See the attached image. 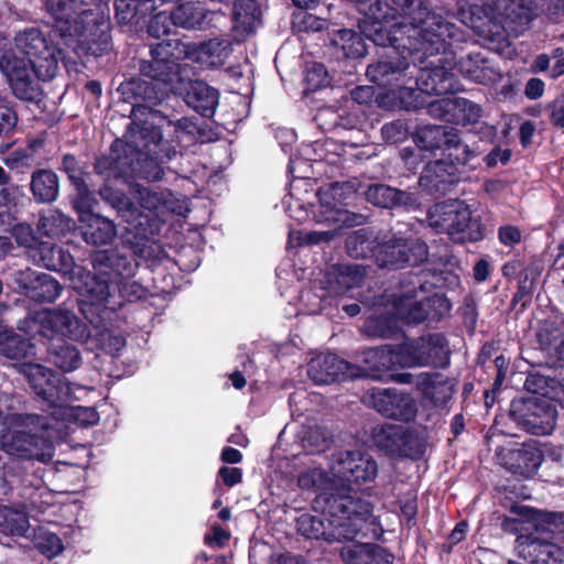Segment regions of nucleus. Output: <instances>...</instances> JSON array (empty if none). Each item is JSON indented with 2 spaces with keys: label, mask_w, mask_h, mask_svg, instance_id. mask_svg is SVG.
I'll list each match as a JSON object with an SVG mask.
<instances>
[{
  "label": "nucleus",
  "mask_w": 564,
  "mask_h": 564,
  "mask_svg": "<svg viewBox=\"0 0 564 564\" xmlns=\"http://www.w3.org/2000/svg\"><path fill=\"white\" fill-rule=\"evenodd\" d=\"M66 402H59L52 414L56 417H72L75 422L83 426L94 425L99 421V414L94 408L74 406L68 408Z\"/></svg>",
  "instance_id": "09e8293b"
},
{
  "label": "nucleus",
  "mask_w": 564,
  "mask_h": 564,
  "mask_svg": "<svg viewBox=\"0 0 564 564\" xmlns=\"http://www.w3.org/2000/svg\"><path fill=\"white\" fill-rule=\"evenodd\" d=\"M297 481L302 489L323 491L314 500V508L322 512L316 516L304 513L297 519V530L302 535L332 543L378 534L380 527L371 505L339 492L329 471L308 469L299 476Z\"/></svg>",
  "instance_id": "f257e3e1"
},
{
  "label": "nucleus",
  "mask_w": 564,
  "mask_h": 564,
  "mask_svg": "<svg viewBox=\"0 0 564 564\" xmlns=\"http://www.w3.org/2000/svg\"><path fill=\"white\" fill-rule=\"evenodd\" d=\"M231 37L241 43L261 24V10L256 0H237L232 8Z\"/></svg>",
  "instance_id": "bb28decb"
},
{
  "label": "nucleus",
  "mask_w": 564,
  "mask_h": 564,
  "mask_svg": "<svg viewBox=\"0 0 564 564\" xmlns=\"http://www.w3.org/2000/svg\"><path fill=\"white\" fill-rule=\"evenodd\" d=\"M75 186L77 189V196L74 199V207L78 212L79 216H84L86 213H93V208L96 204L94 195L90 193L85 182Z\"/></svg>",
  "instance_id": "052dcab7"
},
{
  "label": "nucleus",
  "mask_w": 564,
  "mask_h": 564,
  "mask_svg": "<svg viewBox=\"0 0 564 564\" xmlns=\"http://www.w3.org/2000/svg\"><path fill=\"white\" fill-rule=\"evenodd\" d=\"M35 545L36 549L47 557H53L63 550L61 539L55 533L51 532H44L39 535Z\"/></svg>",
  "instance_id": "bf43d9fd"
},
{
  "label": "nucleus",
  "mask_w": 564,
  "mask_h": 564,
  "mask_svg": "<svg viewBox=\"0 0 564 564\" xmlns=\"http://www.w3.org/2000/svg\"><path fill=\"white\" fill-rule=\"evenodd\" d=\"M18 116L6 98L0 96V135H8L17 126Z\"/></svg>",
  "instance_id": "680f3d73"
},
{
  "label": "nucleus",
  "mask_w": 564,
  "mask_h": 564,
  "mask_svg": "<svg viewBox=\"0 0 564 564\" xmlns=\"http://www.w3.org/2000/svg\"><path fill=\"white\" fill-rule=\"evenodd\" d=\"M387 313L389 316L383 314L371 315L364 325V330L371 337H390L398 329V321H403L398 317L393 306V300L387 305Z\"/></svg>",
  "instance_id": "a19ab883"
},
{
  "label": "nucleus",
  "mask_w": 564,
  "mask_h": 564,
  "mask_svg": "<svg viewBox=\"0 0 564 564\" xmlns=\"http://www.w3.org/2000/svg\"><path fill=\"white\" fill-rule=\"evenodd\" d=\"M522 239V231L519 227L513 225H503L498 229V240L505 247H514L520 243Z\"/></svg>",
  "instance_id": "e2e57ef3"
},
{
  "label": "nucleus",
  "mask_w": 564,
  "mask_h": 564,
  "mask_svg": "<svg viewBox=\"0 0 564 564\" xmlns=\"http://www.w3.org/2000/svg\"><path fill=\"white\" fill-rule=\"evenodd\" d=\"M47 359L64 372L78 369L83 362L79 350L62 338L48 345Z\"/></svg>",
  "instance_id": "4c0bfd02"
},
{
  "label": "nucleus",
  "mask_w": 564,
  "mask_h": 564,
  "mask_svg": "<svg viewBox=\"0 0 564 564\" xmlns=\"http://www.w3.org/2000/svg\"><path fill=\"white\" fill-rule=\"evenodd\" d=\"M333 43L339 46L344 55L349 58H359L367 53L362 36L350 29L338 30L334 35Z\"/></svg>",
  "instance_id": "a18cd8bd"
},
{
  "label": "nucleus",
  "mask_w": 564,
  "mask_h": 564,
  "mask_svg": "<svg viewBox=\"0 0 564 564\" xmlns=\"http://www.w3.org/2000/svg\"><path fill=\"white\" fill-rule=\"evenodd\" d=\"M91 264V279L105 284L109 294L100 301H96L88 293L83 294L85 314L96 310L97 314H102L105 318L121 306V299L133 301L144 296L145 290L135 281L129 280L134 268L127 257L115 250H100L93 253Z\"/></svg>",
  "instance_id": "39448f33"
},
{
  "label": "nucleus",
  "mask_w": 564,
  "mask_h": 564,
  "mask_svg": "<svg viewBox=\"0 0 564 564\" xmlns=\"http://www.w3.org/2000/svg\"><path fill=\"white\" fill-rule=\"evenodd\" d=\"M366 198L373 205L384 208L414 210L420 206L415 194L400 191L384 184L370 185L366 191Z\"/></svg>",
  "instance_id": "cd10ccee"
},
{
  "label": "nucleus",
  "mask_w": 564,
  "mask_h": 564,
  "mask_svg": "<svg viewBox=\"0 0 564 564\" xmlns=\"http://www.w3.org/2000/svg\"><path fill=\"white\" fill-rule=\"evenodd\" d=\"M155 9V0H115L116 19L120 24L138 23Z\"/></svg>",
  "instance_id": "58836bf2"
},
{
  "label": "nucleus",
  "mask_w": 564,
  "mask_h": 564,
  "mask_svg": "<svg viewBox=\"0 0 564 564\" xmlns=\"http://www.w3.org/2000/svg\"><path fill=\"white\" fill-rule=\"evenodd\" d=\"M417 387L434 404H444L453 395L454 383L438 372H423L417 377Z\"/></svg>",
  "instance_id": "72a5a7b5"
},
{
  "label": "nucleus",
  "mask_w": 564,
  "mask_h": 564,
  "mask_svg": "<svg viewBox=\"0 0 564 564\" xmlns=\"http://www.w3.org/2000/svg\"><path fill=\"white\" fill-rule=\"evenodd\" d=\"M307 375L316 384H329L357 376L355 368L334 354H321L307 365Z\"/></svg>",
  "instance_id": "b1692460"
},
{
  "label": "nucleus",
  "mask_w": 564,
  "mask_h": 564,
  "mask_svg": "<svg viewBox=\"0 0 564 564\" xmlns=\"http://www.w3.org/2000/svg\"><path fill=\"white\" fill-rule=\"evenodd\" d=\"M26 334L40 335L53 339L55 336L80 339L85 336V326L69 311L40 310L24 321L20 327Z\"/></svg>",
  "instance_id": "f3484780"
},
{
  "label": "nucleus",
  "mask_w": 564,
  "mask_h": 564,
  "mask_svg": "<svg viewBox=\"0 0 564 564\" xmlns=\"http://www.w3.org/2000/svg\"><path fill=\"white\" fill-rule=\"evenodd\" d=\"M340 556L345 564H393L394 556L377 544L344 546Z\"/></svg>",
  "instance_id": "2f4dec72"
},
{
  "label": "nucleus",
  "mask_w": 564,
  "mask_h": 564,
  "mask_svg": "<svg viewBox=\"0 0 564 564\" xmlns=\"http://www.w3.org/2000/svg\"><path fill=\"white\" fill-rule=\"evenodd\" d=\"M113 206L117 208L118 213L130 221V218L134 217L138 214V208L134 206V203L131 202L129 197L123 195H116L112 199Z\"/></svg>",
  "instance_id": "69168bd1"
},
{
  "label": "nucleus",
  "mask_w": 564,
  "mask_h": 564,
  "mask_svg": "<svg viewBox=\"0 0 564 564\" xmlns=\"http://www.w3.org/2000/svg\"><path fill=\"white\" fill-rule=\"evenodd\" d=\"M12 282L23 295L36 302H53L62 291V286L51 274L30 268L13 272Z\"/></svg>",
  "instance_id": "5701e85b"
},
{
  "label": "nucleus",
  "mask_w": 564,
  "mask_h": 564,
  "mask_svg": "<svg viewBox=\"0 0 564 564\" xmlns=\"http://www.w3.org/2000/svg\"><path fill=\"white\" fill-rule=\"evenodd\" d=\"M124 155L99 161L96 166L98 172L102 174L104 170L109 167L107 177L110 175L123 178L139 176L151 182L160 181L163 169L152 153H158L154 148L161 142V131L153 124L144 122L143 126H139L133 121L127 131Z\"/></svg>",
  "instance_id": "423d86ee"
},
{
  "label": "nucleus",
  "mask_w": 564,
  "mask_h": 564,
  "mask_svg": "<svg viewBox=\"0 0 564 564\" xmlns=\"http://www.w3.org/2000/svg\"><path fill=\"white\" fill-rule=\"evenodd\" d=\"M335 237L334 231L325 230V231H290L289 234V245L291 247L302 246V245H318L323 241H330Z\"/></svg>",
  "instance_id": "5fc2aeb1"
},
{
  "label": "nucleus",
  "mask_w": 564,
  "mask_h": 564,
  "mask_svg": "<svg viewBox=\"0 0 564 564\" xmlns=\"http://www.w3.org/2000/svg\"><path fill=\"white\" fill-rule=\"evenodd\" d=\"M30 527L24 509L7 506L0 507V532L11 535H23Z\"/></svg>",
  "instance_id": "c03bdc74"
},
{
  "label": "nucleus",
  "mask_w": 564,
  "mask_h": 564,
  "mask_svg": "<svg viewBox=\"0 0 564 564\" xmlns=\"http://www.w3.org/2000/svg\"><path fill=\"white\" fill-rule=\"evenodd\" d=\"M73 220L56 209L43 214L39 220V230L48 237H58L70 230Z\"/></svg>",
  "instance_id": "de8ad7c7"
},
{
  "label": "nucleus",
  "mask_w": 564,
  "mask_h": 564,
  "mask_svg": "<svg viewBox=\"0 0 564 564\" xmlns=\"http://www.w3.org/2000/svg\"><path fill=\"white\" fill-rule=\"evenodd\" d=\"M429 223L438 232H444L455 242L479 241L485 227L474 217L470 207L459 199H448L435 204L429 210Z\"/></svg>",
  "instance_id": "9d476101"
},
{
  "label": "nucleus",
  "mask_w": 564,
  "mask_h": 564,
  "mask_svg": "<svg viewBox=\"0 0 564 564\" xmlns=\"http://www.w3.org/2000/svg\"><path fill=\"white\" fill-rule=\"evenodd\" d=\"M14 43L25 57H19L0 34V70L17 98L35 101L41 96L36 79L50 80L56 75L61 50L36 28L19 32Z\"/></svg>",
  "instance_id": "7ed1b4c3"
},
{
  "label": "nucleus",
  "mask_w": 564,
  "mask_h": 564,
  "mask_svg": "<svg viewBox=\"0 0 564 564\" xmlns=\"http://www.w3.org/2000/svg\"><path fill=\"white\" fill-rule=\"evenodd\" d=\"M82 4V0H45V9L64 44L78 55L100 56L111 48L108 9L98 4L95 9L82 10L75 18Z\"/></svg>",
  "instance_id": "20e7f679"
},
{
  "label": "nucleus",
  "mask_w": 564,
  "mask_h": 564,
  "mask_svg": "<svg viewBox=\"0 0 564 564\" xmlns=\"http://www.w3.org/2000/svg\"><path fill=\"white\" fill-rule=\"evenodd\" d=\"M303 447L310 453L323 452L330 442L329 433L322 426L310 427L303 436Z\"/></svg>",
  "instance_id": "864d4df0"
},
{
  "label": "nucleus",
  "mask_w": 564,
  "mask_h": 564,
  "mask_svg": "<svg viewBox=\"0 0 564 564\" xmlns=\"http://www.w3.org/2000/svg\"><path fill=\"white\" fill-rule=\"evenodd\" d=\"M391 46V52L387 55L386 59H379L367 67V77L370 82L381 87L397 86V90L392 89L393 95L398 94L400 97V106L408 107L409 104L403 100L405 96L410 97L413 93L408 83L412 79L408 78L406 70L410 67V57L414 53L422 52L423 55L429 56L424 50H409L404 47Z\"/></svg>",
  "instance_id": "ddd939ff"
},
{
  "label": "nucleus",
  "mask_w": 564,
  "mask_h": 564,
  "mask_svg": "<svg viewBox=\"0 0 564 564\" xmlns=\"http://www.w3.org/2000/svg\"><path fill=\"white\" fill-rule=\"evenodd\" d=\"M372 440L376 446L391 455L416 457L422 454L419 438L401 425H378L372 430Z\"/></svg>",
  "instance_id": "4be33fe9"
},
{
  "label": "nucleus",
  "mask_w": 564,
  "mask_h": 564,
  "mask_svg": "<svg viewBox=\"0 0 564 564\" xmlns=\"http://www.w3.org/2000/svg\"><path fill=\"white\" fill-rule=\"evenodd\" d=\"M0 354L9 359H22L34 355V346L10 328L0 341Z\"/></svg>",
  "instance_id": "49530a36"
},
{
  "label": "nucleus",
  "mask_w": 564,
  "mask_h": 564,
  "mask_svg": "<svg viewBox=\"0 0 564 564\" xmlns=\"http://www.w3.org/2000/svg\"><path fill=\"white\" fill-rule=\"evenodd\" d=\"M305 82L310 90L327 86L329 83L327 69L319 63L308 65L305 72Z\"/></svg>",
  "instance_id": "4d7b16f0"
},
{
  "label": "nucleus",
  "mask_w": 564,
  "mask_h": 564,
  "mask_svg": "<svg viewBox=\"0 0 564 564\" xmlns=\"http://www.w3.org/2000/svg\"><path fill=\"white\" fill-rule=\"evenodd\" d=\"M453 74L443 66L423 68L416 79L419 88L426 94L443 95L453 89Z\"/></svg>",
  "instance_id": "e433bc0d"
},
{
  "label": "nucleus",
  "mask_w": 564,
  "mask_h": 564,
  "mask_svg": "<svg viewBox=\"0 0 564 564\" xmlns=\"http://www.w3.org/2000/svg\"><path fill=\"white\" fill-rule=\"evenodd\" d=\"M218 478L227 487H234L241 482L242 470L238 467L223 466L218 470Z\"/></svg>",
  "instance_id": "338daca9"
},
{
  "label": "nucleus",
  "mask_w": 564,
  "mask_h": 564,
  "mask_svg": "<svg viewBox=\"0 0 564 564\" xmlns=\"http://www.w3.org/2000/svg\"><path fill=\"white\" fill-rule=\"evenodd\" d=\"M427 254V246L421 239L390 232L377 242L373 259L380 268L401 269L424 262Z\"/></svg>",
  "instance_id": "4468645a"
},
{
  "label": "nucleus",
  "mask_w": 564,
  "mask_h": 564,
  "mask_svg": "<svg viewBox=\"0 0 564 564\" xmlns=\"http://www.w3.org/2000/svg\"><path fill=\"white\" fill-rule=\"evenodd\" d=\"M150 53L152 59L140 63L141 75L162 84L167 91L182 89L181 78L187 73V68L180 64L184 59V43L176 37H169L151 44Z\"/></svg>",
  "instance_id": "9b49d317"
},
{
  "label": "nucleus",
  "mask_w": 564,
  "mask_h": 564,
  "mask_svg": "<svg viewBox=\"0 0 564 564\" xmlns=\"http://www.w3.org/2000/svg\"><path fill=\"white\" fill-rule=\"evenodd\" d=\"M79 221L82 224L83 239L88 245H109L117 235L116 225L110 219L98 214L86 213L84 216H79Z\"/></svg>",
  "instance_id": "c756f323"
},
{
  "label": "nucleus",
  "mask_w": 564,
  "mask_h": 564,
  "mask_svg": "<svg viewBox=\"0 0 564 564\" xmlns=\"http://www.w3.org/2000/svg\"><path fill=\"white\" fill-rule=\"evenodd\" d=\"M45 416L14 414L10 417V426L0 431V448L20 458L48 462L54 455Z\"/></svg>",
  "instance_id": "0eeeda50"
},
{
  "label": "nucleus",
  "mask_w": 564,
  "mask_h": 564,
  "mask_svg": "<svg viewBox=\"0 0 564 564\" xmlns=\"http://www.w3.org/2000/svg\"><path fill=\"white\" fill-rule=\"evenodd\" d=\"M62 170L67 174L74 185L82 184L84 181L83 172L75 156L66 154L62 160Z\"/></svg>",
  "instance_id": "0e129e2a"
},
{
  "label": "nucleus",
  "mask_w": 564,
  "mask_h": 564,
  "mask_svg": "<svg viewBox=\"0 0 564 564\" xmlns=\"http://www.w3.org/2000/svg\"><path fill=\"white\" fill-rule=\"evenodd\" d=\"M329 473L337 482L338 491L346 494L351 485H360L375 480L378 474L376 460L359 451L338 452L329 463Z\"/></svg>",
  "instance_id": "dca6fc26"
},
{
  "label": "nucleus",
  "mask_w": 564,
  "mask_h": 564,
  "mask_svg": "<svg viewBox=\"0 0 564 564\" xmlns=\"http://www.w3.org/2000/svg\"><path fill=\"white\" fill-rule=\"evenodd\" d=\"M378 241L370 229L361 228L347 237L346 250L352 258H366L368 256L373 258Z\"/></svg>",
  "instance_id": "37998d69"
},
{
  "label": "nucleus",
  "mask_w": 564,
  "mask_h": 564,
  "mask_svg": "<svg viewBox=\"0 0 564 564\" xmlns=\"http://www.w3.org/2000/svg\"><path fill=\"white\" fill-rule=\"evenodd\" d=\"M341 192V187L333 185L322 188L316 193L318 197L317 205H310L306 208L300 198L290 194V198L284 200L288 215L299 223L313 218L318 224L338 225L340 227L360 226L366 221L361 214L351 213L340 206L336 197Z\"/></svg>",
  "instance_id": "1a4fd4ad"
},
{
  "label": "nucleus",
  "mask_w": 564,
  "mask_h": 564,
  "mask_svg": "<svg viewBox=\"0 0 564 564\" xmlns=\"http://www.w3.org/2000/svg\"><path fill=\"white\" fill-rule=\"evenodd\" d=\"M453 138L449 139L447 144V149L443 154L447 155L452 161L458 164H467L471 159L478 155V151L471 149L468 144L464 143L458 134V131L455 129Z\"/></svg>",
  "instance_id": "603ef678"
},
{
  "label": "nucleus",
  "mask_w": 564,
  "mask_h": 564,
  "mask_svg": "<svg viewBox=\"0 0 564 564\" xmlns=\"http://www.w3.org/2000/svg\"><path fill=\"white\" fill-rule=\"evenodd\" d=\"M184 58H188L197 64L209 67L212 65V44L210 42H202L199 44H186Z\"/></svg>",
  "instance_id": "6e6d98bb"
},
{
  "label": "nucleus",
  "mask_w": 564,
  "mask_h": 564,
  "mask_svg": "<svg viewBox=\"0 0 564 564\" xmlns=\"http://www.w3.org/2000/svg\"><path fill=\"white\" fill-rule=\"evenodd\" d=\"M361 10L371 21L365 33L378 46L437 54L446 51L456 32L455 24L431 12L423 0H372Z\"/></svg>",
  "instance_id": "f03ea898"
},
{
  "label": "nucleus",
  "mask_w": 564,
  "mask_h": 564,
  "mask_svg": "<svg viewBox=\"0 0 564 564\" xmlns=\"http://www.w3.org/2000/svg\"><path fill=\"white\" fill-rule=\"evenodd\" d=\"M234 42V40L229 41L223 39L214 44V68L217 65L223 66L225 61L230 57Z\"/></svg>",
  "instance_id": "774afa93"
},
{
  "label": "nucleus",
  "mask_w": 564,
  "mask_h": 564,
  "mask_svg": "<svg viewBox=\"0 0 564 564\" xmlns=\"http://www.w3.org/2000/svg\"><path fill=\"white\" fill-rule=\"evenodd\" d=\"M449 348L442 334H432L399 345V367H447Z\"/></svg>",
  "instance_id": "a211bd4d"
},
{
  "label": "nucleus",
  "mask_w": 564,
  "mask_h": 564,
  "mask_svg": "<svg viewBox=\"0 0 564 564\" xmlns=\"http://www.w3.org/2000/svg\"><path fill=\"white\" fill-rule=\"evenodd\" d=\"M365 370L372 377H381L384 373L399 366V347L393 350L390 346L368 348L361 352V359Z\"/></svg>",
  "instance_id": "473e14b6"
},
{
  "label": "nucleus",
  "mask_w": 564,
  "mask_h": 564,
  "mask_svg": "<svg viewBox=\"0 0 564 564\" xmlns=\"http://www.w3.org/2000/svg\"><path fill=\"white\" fill-rule=\"evenodd\" d=\"M33 262L56 271L66 276L82 296L89 294L96 301L104 300L108 295L105 284L91 279V273L80 265H76L73 256L52 241H40L30 251Z\"/></svg>",
  "instance_id": "6e6552de"
},
{
  "label": "nucleus",
  "mask_w": 564,
  "mask_h": 564,
  "mask_svg": "<svg viewBox=\"0 0 564 564\" xmlns=\"http://www.w3.org/2000/svg\"><path fill=\"white\" fill-rule=\"evenodd\" d=\"M444 111H454L457 123L463 126L475 124L482 117L481 107L466 98L437 100L430 105V113L433 116H441Z\"/></svg>",
  "instance_id": "7c9ffc66"
},
{
  "label": "nucleus",
  "mask_w": 564,
  "mask_h": 564,
  "mask_svg": "<svg viewBox=\"0 0 564 564\" xmlns=\"http://www.w3.org/2000/svg\"><path fill=\"white\" fill-rule=\"evenodd\" d=\"M174 26L173 13L160 12L153 17L148 26L149 34L154 39L169 35Z\"/></svg>",
  "instance_id": "13d9d810"
},
{
  "label": "nucleus",
  "mask_w": 564,
  "mask_h": 564,
  "mask_svg": "<svg viewBox=\"0 0 564 564\" xmlns=\"http://www.w3.org/2000/svg\"><path fill=\"white\" fill-rule=\"evenodd\" d=\"M424 293V285L417 280L400 294H393L397 316L406 324H419L425 319L438 321L449 313L452 305L443 294L420 296Z\"/></svg>",
  "instance_id": "f8f14e48"
},
{
  "label": "nucleus",
  "mask_w": 564,
  "mask_h": 564,
  "mask_svg": "<svg viewBox=\"0 0 564 564\" xmlns=\"http://www.w3.org/2000/svg\"><path fill=\"white\" fill-rule=\"evenodd\" d=\"M182 89H173V94L180 95L185 102L204 117L212 116V90L210 87L198 79L189 78V69L181 78Z\"/></svg>",
  "instance_id": "c85d7f7f"
},
{
  "label": "nucleus",
  "mask_w": 564,
  "mask_h": 564,
  "mask_svg": "<svg viewBox=\"0 0 564 564\" xmlns=\"http://www.w3.org/2000/svg\"><path fill=\"white\" fill-rule=\"evenodd\" d=\"M367 274L361 264L340 263L328 268L321 281L322 288L330 295H341L361 284Z\"/></svg>",
  "instance_id": "a878e982"
},
{
  "label": "nucleus",
  "mask_w": 564,
  "mask_h": 564,
  "mask_svg": "<svg viewBox=\"0 0 564 564\" xmlns=\"http://www.w3.org/2000/svg\"><path fill=\"white\" fill-rule=\"evenodd\" d=\"M94 336L98 346L108 354H117L126 345V339L120 333L105 325H97Z\"/></svg>",
  "instance_id": "3c124183"
},
{
  "label": "nucleus",
  "mask_w": 564,
  "mask_h": 564,
  "mask_svg": "<svg viewBox=\"0 0 564 564\" xmlns=\"http://www.w3.org/2000/svg\"><path fill=\"white\" fill-rule=\"evenodd\" d=\"M129 194L141 208L147 210H156L166 200L164 193L151 191L137 183L130 185Z\"/></svg>",
  "instance_id": "8fccbe9b"
},
{
  "label": "nucleus",
  "mask_w": 564,
  "mask_h": 564,
  "mask_svg": "<svg viewBox=\"0 0 564 564\" xmlns=\"http://www.w3.org/2000/svg\"><path fill=\"white\" fill-rule=\"evenodd\" d=\"M497 456L506 469L524 477L533 475L543 460L542 452L533 443H523L517 448H501Z\"/></svg>",
  "instance_id": "393cba45"
},
{
  "label": "nucleus",
  "mask_w": 564,
  "mask_h": 564,
  "mask_svg": "<svg viewBox=\"0 0 564 564\" xmlns=\"http://www.w3.org/2000/svg\"><path fill=\"white\" fill-rule=\"evenodd\" d=\"M455 167L441 160L430 163L420 176V185L430 191L444 192L455 183Z\"/></svg>",
  "instance_id": "c9c22d12"
},
{
  "label": "nucleus",
  "mask_w": 564,
  "mask_h": 564,
  "mask_svg": "<svg viewBox=\"0 0 564 564\" xmlns=\"http://www.w3.org/2000/svg\"><path fill=\"white\" fill-rule=\"evenodd\" d=\"M21 373L29 381L31 389L47 406L55 409L59 402H67L72 397V388L63 377L54 373L40 364H23Z\"/></svg>",
  "instance_id": "6ab92c4d"
},
{
  "label": "nucleus",
  "mask_w": 564,
  "mask_h": 564,
  "mask_svg": "<svg viewBox=\"0 0 564 564\" xmlns=\"http://www.w3.org/2000/svg\"><path fill=\"white\" fill-rule=\"evenodd\" d=\"M31 189L37 202H54L58 196L57 175L50 170H40L34 172L32 174Z\"/></svg>",
  "instance_id": "ea45409f"
},
{
  "label": "nucleus",
  "mask_w": 564,
  "mask_h": 564,
  "mask_svg": "<svg viewBox=\"0 0 564 564\" xmlns=\"http://www.w3.org/2000/svg\"><path fill=\"white\" fill-rule=\"evenodd\" d=\"M364 402L387 417L411 421L416 415L414 399L397 389L373 388L366 392Z\"/></svg>",
  "instance_id": "aec40b11"
},
{
  "label": "nucleus",
  "mask_w": 564,
  "mask_h": 564,
  "mask_svg": "<svg viewBox=\"0 0 564 564\" xmlns=\"http://www.w3.org/2000/svg\"><path fill=\"white\" fill-rule=\"evenodd\" d=\"M174 26L200 29L205 23L208 10L200 2H186L173 11Z\"/></svg>",
  "instance_id": "79ce46f5"
},
{
  "label": "nucleus",
  "mask_w": 564,
  "mask_h": 564,
  "mask_svg": "<svg viewBox=\"0 0 564 564\" xmlns=\"http://www.w3.org/2000/svg\"><path fill=\"white\" fill-rule=\"evenodd\" d=\"M454 130L455 128L448 126H422L415 131L414 142L421 150L432 153L440 150L444 153Z\"/></svg>",
  "instance_id": "f704fd0d"
},
{
  "label": "nucleus",
  "mask_w": 564,
  "mask_h": 564,
  "mask_svg": "<svg viewBox=\"0 0 564 564\" xmlns=\"http://www.w3.org/2000/svg\"><path fill=\"white\" fill-rule=\"evenodd\" d=\"M516 551L531 564H564V534L539 525L534 533L517 538Z\"/></svg>",
  "instance_id": "2eb2a0df"
},
{
  "label": "nucleus",
  "mask_w": 564,
  "mask_h": 564,
  "mask_svg": "<svg viewBox=\"0 0 564 564\" xmlns=\"http://www.w3.org/2000/svg\"><path fill=\"white\" fill-rule=\"evenodd\" d=\"M512 415L525 431L536 434H550L556 421L554 405L544 399H532L523 403H512Z\"/></svg>",
  "instance_id": "412c9836"
}]
</instances>
